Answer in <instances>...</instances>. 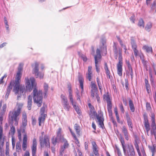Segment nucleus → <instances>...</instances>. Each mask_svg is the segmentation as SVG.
<instances>
[{
  "label": "nucleus",
  "mask_w": 156,
  "mask_h": 156,
  "mask_svg": "<svg viewBox=\"0 0 156 156\" xmlns=\"http://www.w3.org/2000/svg\"><path fill=\"white\" fill-rule=\"evenodd\" d=\"M22 73L17 72L15 77V80L11 82L13 83V91L17 94L20 92V95L18 97H20L22 94H25L26 90L31 92L33 88L34 102L38 107H40L42 105L43 101L42 91V90H38L37 88V83L35 79L31 77L30 79L28 77L25 78L26 90L24 85L20 84V80L21 77Z\"/></svg>",
  "instance_id": "nucleus-1"
},
{
  "label": "nucleus",
  "mask_w": 156,
  "mask_h": 156,
  "mask_svg": "<svg viewBox=\"0 0 156 156\" xmlns=\"http://www.w3.org/2000/svg\"><path fill=\"white\" fill-rule=\"evenodd\" d=\"M155 115L153 113L151 114V127L149 123L148 117L146 113H145L143 115L144 125L147 136L150 135L149 131H150L151 135H154L155 139L156 140V123L155 119Z\"/></svg>",
  "instance_id": "nucleus-2"
},
{
  "label": "nucleus",
  "mask_w": 156,
  "mask_h": 156,
  "mask_svg": "<svg viewBox=\"0 0 156 156\" xmlns=\"http://www.w3.org/2000/svg\"><path fill=\"white\" fill-rule=\"evenodd\" d=\"M23 106V103L17 102L15 108L9 112V118L11 120L12 124L13 123L14 121L15 122L14 125L16 126L18 125V122L20 119L19 116L21 113Z\"/></svg>",
  "instance_id": "nucleus-3"
},
{
  "label": "nucleus",
  "mask_w": 156,
  "mask_h": 156,
  "mask_svg": "<svg viewBox=\"0 0 156 156\" xmlns=\"http://www.w3.org/2000/svg\"><path fill=\"white\" fill-rule=\"evenodd\" d=\"M118 137L121 143L125 156H135V152L133 145L128 144L126 145L124 138L121 134Z\"/></svg>",
  "instance_id": "nucleus-4"
},
{
  "label": "nucleus",
  "mask_w": 156,
  "mask_h": 156,
  "mask_svg": "<svg viewBox=\"0 0 156 156\" xmlns=\"http://www.w3.org/2000/svg\"><path fill=\"white\" fill-rule=\"evenodd\" d=\"M119 55L118 57L119 62L117 64V70L118 74L120 76H122V50L119 49Z\"/></svg>",
  "instance_id": "nucleus-5"
},
{
  "label": "nucleus",
  "mask_w": 156,
  "mask_h": 156,
  "mask_svg": "<svg viewBox=\"0 0 156 156\" xmlns=\"http://www.w3.org/2000/svg\"><path fill=\"white\" fill-rule=\"evenodd\" d=\"M39 141L41 149L50 147V138L49 136H45L44 138L41 137L40 139H39Z\"/></svg>",
  "instance_id": "nucleus-6"
},
{
  "label": "nucleus",
  "mask_w": 156,
  "mask_h": 156,
  "mask_svg": "<svg viewBox=\"0 0 156 156\" xmlns=\"http://www.w3.org/2000/svg\"><path fill=\"white\" fill-rule=\"evenodd\" d=\"M6 138V137L3 133L2 124H0V150H1L3 149Z\"/></svg>",
  "instance_id": "nucleus-7"
},
{
  "label": "nucleus",
  "mask_w": 156,
  "mask_h": 156,
  "mask_svg": "<svg viewBox=\"0 0 156 156\" xmlns=\"http://www.w3.org/2000/svg\"><path fill=\"white\" fill-rule=\"evenodd\" d=\"M39 64L38 63L36 62L34 63V68L33 71V73L35 74L36 78L39 77L40 79L43 78V73L38 72Z\"/></svg>",
  "instance_id": "nucleus-8"
},
{
  "label": "nucleus",
  "mask_w": 156,
  "mask_h": 156,
  "mask_svg": "<svg viewBox=\"0 0 156 156\" xmlns=\"http://www.w3.org/2000/svg\"><path fill=\"white\" fill-rule=\"evenodd\" d=\"M96 117L98 120V122L99 127L104 129L105 128V126L104 124V120L102 112H98V115H97Z\"/></svg>",
  "instance_id": "nucleus-9"
},
{
  "label": "nucleus",
  "mask_w": 156,
  "mask_h": 156,
  "mask_svg": "<svg viewBox=\"0 0 156 156\" xmlns=\"http://www.w3.org/2000/svg\"><path fill=\"white\" fill-rule=\"evenodd\" d=\"M37 139L34 138L33 139L32 144L31 148L32 151V156H36V153L37 150Z\"/></svg>",
  "instance_id": "nucleus-10"
},
{
  "label": "nucleus",
  "mask_w": 156,
  "mask_h": 156,
  "mask_svg": "<svg viewBox=\"0 0 156 156\" xmlns=\"http://www.w3.org/2000/svg\"><path fill=\"white\" fill-rule=\"evenodd\" d=\"M22 126L23 128H25L27 125V115L26 113L24 112L22 115Z\"/></svg>",
  "instance_id": "nucleus-11"
},
{
  "label": "nucleus",
  "mask_w": 156,
  "mask_h": 156,
  "mask_svg": "<svg viewBox=\"0 0 156 156\" xmlns=\"http://www.w3.org/2000/svg\"><path fill=\"white\" fill-rule=\"evenodd\" d=\"M121 129L125 139L127 141H128L129 140V135L126 127L125 126H123Z\"/></svg>",
  "instance_id": "nucleus-12"
},
{
  "label": "nucleus",
  "mask_w": 156,
  "mask_h": 156,
  "mask_svg": "<svg viewBox=\"0 0 156 156\" xmlns=\"http://www.w3.org/2000/svg\"><path fill=\"white\" fill-rule=\"evenodd\" d=\"M61 142L64 143L63 146H62L61 147L60 151V154L62 155L64 153L65 149L69 147V144L68 143V141L66 139Z\"/></svg>",
  "instance_id": "nucleus-13"
},
{
  "label": "nucleus",
  "mask_w": 156,
  "mask_h": 156,
  "mask_svg": "<svg viewBox=\"0 0 156 156\" xmlns=\"http://www.w3.org/2000/svg\"><path fill=\"white\" fill-rule=\"evenodd\" d=\"M104 100L106 101L107 102V106L112 105V98L110 96L108 93L104 94L103 96Z\"/></svg>",
  "instance_id": "nucleus-14"
},
{
  "label": "nucleus",
  "mask_w": 156,
  "mask_h": 156,
  "mask_svg": "<svg viewBox=\"0 0 156 156\" xmlns=\"http://www.w3.org/2000/svg\"><path fill=\"white\" fill-rule=\"evenodd\" d=\"M92 67L91 66L88 67V71L86 73V77L89 81H91L93 76V72L92 71Z\"/></svg>",
  "instance_id": "nucleus-15"
},
{
  "label": "nucleus",
  "mask_w": 156,
  "mask_h": 156,
  "mask_svg": "<svg viewBox=\"0 0 156 156\" xmlns=\"http://www.w3.org/2000/svg\"><path fill=\"white\" fill-rule=\"evenodd\" d=\"M47 116L46 114H41L40 115L38 120L39 122V126H41V124H44L45 119Z\"/></svg>",
  "instance_id": "nucleus-16"
},
{
  "label": "nucleus",
  "mask_w": 156,
  "mask_h": 156,
  "mask_svg": "<svg viewBox=\"0 0 156 156\" xmlns=\"http://www.w3.org/2000/svg\"><path fill=\"white\" fill-rule=\"evenodd\" d=\"M126 120L128 125L129 128V130L131 131H133V124L132 122V120L130 117L129 116L128 114L126 115Z\"/></svg>",
  "instance_id": "nucleus-17"
},
{
  "label": "nucleus",
  "mask_w": 156,
  "mask_h": 156,
  "mask_svg": "<svg viewBox=\"0 0 156 156\" xmlns=\"http://www.w3.org/2000/svg\"><path fill=\"white\" fill-rule=\"evenodd\" d=\"M69 129L72 136L75 140L76 144L79 147L80 146V143L79 141L77 138V136H76L75 133L71 129L70 127H69Z\"/></svg>",
  "instance_id": "nucleus-18"
},
{
  "label": "nucleus",
  "mask_w": 156,
  "mask_h": 156,
  "mask_svg": "<svg viewBox=\"0 0 156 156\" xmlns=\"http://www.w3.org/2000/svg\"><path fill=\"white\" fill-rule=\"evenodd\" d=\"M22 147V149L24 151H25L27 147V137L26 134L23 135Z\"/></svg>",
  "instance_id": "nucleus-19"
},
{
  "label": "nucleus",
  "mask_w": 156,
  "mask_h": 156,
  "mask_svg": "<svg viewBox=\"0 0 156 156\" xmlns=\"http://www.w3.org/2000/svg\"><path fill=\"white\" fill-rule=\"evenodd\" d=\"M74 128L75 130L76 136L78 137H80L81 135V129L80 126L78 124L76 123L74 125Z\"/></svg>",
  "instance_id": "nucleus-20"
},
{
  "label": "nucleus",
  "mask_w": 156,
  "mask_h": 156,
  "mask_svg": "<svg viewBox=\"0 0 156 156\" xmlns=\"http://www.w3.org/2000/svg\"><path fill=\"white\" fill-rule=\"evenodd\" d=\"M96 54L94 56L95 61H99V60L101 58V51L100 49L97 48L96 50Z\"/></svg>",
  "instance_id": "nucleus-21"
},
{
  "label": "nucleus",
  "mask_w": 156,
  "mask_h": 156,
  "mask_svg": "<svg viewBox=\"0 0 156 156\" xmlns=\"http://www.w3.org/2000/svg\"><path fill=\"white\" fill-rule=\"evenodd\" d=\"M27 101V108L28 110H30L31 109V106L32 104V96L31 95H29L28 97Z\"/></svg>",
  "instance_id": "nucleus-22"
},
{
  "label": "nucleus",
  "mask_w": 156,
  "mask_h": 156,
  "mask_svg": "<svg viewBox=\"0 0 156 156\" xmlns=\"http://www.w3.org/2000/svg\"><path fill=\"white\" fill-rule=\"evenodd\" d=\"M104 66V69L106 75L108 77V78L110 79L111 78L112 76H110V73L109 70L107 63L106 62H105Z\"/></svg>",
  "instance_id": "nucleus-23"
},
{
  "label": "nucleus",
  "mask_w": 156,
  "mask_h": 156,
  "mask_svg": "<svg viewBox=\"0 0 156 156\" xmlns=\"http://www.w3.org/2000/svg\"><path fill=\"white\" fill-rule=\"evenodd\" d=\"M78 80L80 83V86L82 89V91H83V82L84 79L81 75H80L78 76Z\"/></svg>",
  "instance_id": "nucleus-24"
},
{
  "label": "nucleus",
  "mask_w": 156,
  "mask_h": 156,
  "mask_svg": "<svg viewBox=\"0 0 156 156\" xmlns=\"http://www.w3.org/2000/svg\"><path fill=\"white\" fill-rule=\"evenodd\" d=\"M16 132V129L15 127L13 125L10 127V129L9 133V136H13Z\"/></svg>",
  "instance_id": "nucleus-25"
},
{
  "label": "nucleus",
  "mask_w": 156,
  "mask_h": 156,
  "mask_svg": "<svg viewBox=\"0 0 156 156\" xmlns=\"http://www.w3.org/2000/svg\"><path fill=\"white\" fill-rule=\"evenodd\" d=\"M114 111L115 113V116L117 122L119 123H121V124H122L123 122H120L119 118V115L118 112V109L117 107H115L114 108Z\"/></svg>",
  "instance_id": "nucleus-26"
},
{
  "label": "nucleus",
  "mask_w": 156,
  "mask_h": 156,
  "mask_svg": "<svg viewBox=\"0 0 156 156\" xmlns=\"http://www.w3.org/2000/svg\"><path fill=\"white\" fill-rule=\"evenodd\" d=\"M129 106L130 110L132 112L135 111V108L133 101L129 99Z\"/></svg>",
  "instance_id": "nucleus-27"
},
{
  "label": "nucleus",
  "mask_w": 156,
  "mask_h": 156,
  "mask_svg": "<svg viewBox=\"0 0 156 156\" xmlns=\"http://www.w3.org/2000/svg\"><path fill=\"white\" fill-rule=\"evenodd\" d=\"M68 88L69 93V100L71 99L72 101V99H73V95L72 94V90L71 89V87L70 84H68Z\"/></svg>",
  "instance_id": "nucleus-28"
},
{
  "label": "nucleus",
  "mask_w": 156,
  "mask_h": 156,
  "mask_svg": "<svg viewBox=\"0 0 156 156\" xmlns=\"http://www.w3.org/2000/svg\"><path fill=\"white\" fill-rule=\"evenodd\" d=\"M113 51L114 54H116L119 52V49L120 48H118V50L117 48V44L115 42L113 43ZM121 49V48H120ZM121 49H122L121 48Z\"/></svg>",
  "instance_id": "nucleus-29"
},
{
  "label": "nucleus",
  "mask_w": 156,
  "mask_h": 156,
  "mask_svg": "<svg viewBox=\"0 0 156 156\" xmlns=\"http://www.w3.org/2000/svg\"><path fill=\"white\" fill-rule=\"evenodd\" d=\"M131 44L132 48L133 50L137 49V46L135 40L133 39H131Z\"/></svg>",
  "instance_id": "nucleus-30"
},
{
  "label": "nucleus",
  "mask_w": 156,
  "mask_h": 156,
  "mask_svg": "<svg viewBox=\"0 0 156 156\" xmlns=\"http://www.w3.org/2000/svg\"><path fill=\"white\" fill-rule=\"evenodd\" d=\"M143 49L146 50L148 53L152 52V48L151 47L147 45H145L143 47Z\"/></svg>",
  "instance_id": "nucleus-31"
},
{
  "label": "nucleus",
  "mask_w": 156,
  "mask_h": 156,
  "mask_svg": "<svg viewBox=\"0 0 156 156\" xmlns=\"http://www.w3.org/2000/svg\"><path fill=\"white\" fill-rule=\"evenodd\" d=\"M70 100L71 104L73 106V108L75 109L76 111L77 112L78 114L80 113V109L75 104H74L73 98L72 99V101L71 99H70Z\"/></svg>",
  "instance_id": "nucleus-32"
},
{
  "label": "nucleus",
  "mask_w": 156,
  "mask_h": 156,
  "mask_svg": "<svg viewBox=\"0 0 156 156\" xmlns=\"http://www.w3.org/2000/svg\"><path fill=\"white\" fill-rule=\"evenodd\" d=\"M90 87L91 88V90H98L97 85L95 82L91 81V82Z\"/></svg>",
  "instance_id": "nucleus-33"
},
{
  "label": "nucleus",
  "mask_w": 156,
  "mask_h": 156,
  "mask_svg": "<svg viewBox=\"0 0 156 156\" xmlns=\"http://www.w3.org/2000/svg\"><path fill=\"white\" fill-rule=\"evenodd\" d=\"M9 146V143L8 142H6V149L5 151V154L6 156H10Z\"/></svg>",
  "instance_id": "nucleus-34"
},
{
  "label": "nucleus",
  "mask_w": 156,
  "mask_h": 156,
  "mask_svg": "<svg viewBox=\"0 0 156 156\" xmlns=\"http://www.w3.org/2000/svg\"><path fill=\"white\" fill-rule=\"evenodd\" d=\"M128 70L126 72L127 75L129 76L130 75L131 78L132 79L133 77V70L132 67L128 68Z\"/></svg>",
  "instance_id": "nucleus-35"
},
{
  "label": "nucleus",
  "mask_w": 156,
  "mask_h": 156,
  "mask_svg": "<svg viewBox=\"0 0 156 156\" xmlns=\"http://www.w3.org/2000/svg\"><path fill=\"white\" fill-rule=\"evenodd\" d=\"M144 22L142 18H140L138 21L137 25L140 27L144 28Z\"/></svg>",
  "instance_id": "nucleus-36"
},
{
  "label": "nucleus",
  "mask_w": 156,
  "mask_h": 156,
  "mask_svg": "<svg viewBox=\"0 0 156 156\" xmlns=\"http://www.w3.org/2000/svg\"><path fill=\"white\" fill-rule=\"evenodd\" d=\"M89 114L90 116L92 118H95L97 115V113L95 110L90 111Z\"/></svg>",
  "instance_id": "nucleus-37"
},
{
  "label": "nucleus",
  "mask_w": 156,
  "mask_h": 156,
  "mask_svg": "<svg viewBox=\"0 0 156 156\" xmlns=\"http://www.w3.org/2000/svg\"><path fill=\"white\" fill-rule=\"evenodd\" d=\"M96 80L99 89L100 90V92H101L102 90V85L100 80V79L98 77H97Z\"/></svg>",
  "instance_id": "nucleus-38"
},
{
  "label": "nucleus",
  "mask_w": 156,
  "mask_h": 156,
  "mask_svg": "<svg viewBox=\"0 0 156 156\" xmlns=\"http://www.w3.org/2000/svg\"><path fill=\"white\" fill-rule=\"evenodd\" d=\"M149 147L152 153V156H154L155 152V146L154 144H153L152 146H149Z\"/></svg>",
  "instance_id": "nucleus-39"
},
{
  "label": "nucleus",
  "mask_w": 156,
  "mask_h": 156,
  "mask_svg": "<svg viewBox=\"0 0 156 156\" xmlns=\"http://www.w3.org/2000/svg\"><path fill=\"white\" fill-rule=\"evenodd\" d=\"M51 141L52 143L54 146L56 145L57 143L58 142V141H59L56 137H55V136H54L52 137L51 140Z\"/></svg>",
  "instance_id": "nucleus-40"
},
{
  "label": "nucleus",
  "mask_w": 156,
  "mask_h": 156,
  "mask_svg": "<svg viewBox=\"0 0 156 156\" xmlns=\"http://www.w3.org/2000/svg\"><path fill=\"white\" fill-rule=\"evenodd\" d=\"M56 137L58 140L59 141L62 142L64 140H65L66 139L64 137V135L63 134H61L59 135H56Z\"/></svg>",
  "instance_id": "nucleus-41"
},
{
  "label": "nucleus",
  "mask_w": 156,
  "mask_h": 156,
  "mask_svg": "<svg viewBox=\"0 0 156 156\" xmlns=\"http://www.w3.org/2000/svg\"><path fill=\"white\" fill-rule=\"evenodd\" d=\"M152 27V24L151 22H148L145 27V29L146 31H149Z\"/></svg>",
  "instance_id": "nucleus-42"
},
{
  "label": "nucleus",
  "mask_w": 156,
  "mask_h": 156,
  "mask_svg": "<svg viewBox=\"0 0 156 156\" xmlns=\"http://www.w3.org/2000/svg\"><path fill=\"white\" fill-rule=\"evenodd\" d=\"M63 107L64 108L67 110V111H69V109L70 108V106L69 105L68 102L63 104Z\"/></svg>",
  "instance_id": "nucleus-43"
},
{
  "label": "nucleus",
  "mask_w": 156,
  "mask_h": 156,
  "mask_svg": "<svg viewBox=\"0 0 156 156\" xmlns=\"http://www.w3.org/2000/svg\"><path fill=\"white\" fill-rule=\"evenodd\" d=\"M60 97L62 101L63 104L68 102L67 98L65 95L62 94L61 95Z\"/></svg>",
  "instance_id": "nucleus-44"
},
{
  "label": "nucleus",
  "mask_w": 156,
  "mask_h": 156,
  "mask_svg": "<svg viewBox=\"0 0 156 156\" xmlns=\"http://www.w3.org/2000/svg\"><path fill=\"white\" fill-rule=\"evenodd\" d=\"M107 109L109 116H112V105L107 106Z\"/></svg>",
  "instance_id": "nucleus-45"
},
{
  "label": "nucleus",
  "mask_w": 156,
  "mask_h": 156,
  "mask_svg": "<svg viewBox=\"0 0 156 156\" xmlns=\"http://www.w3.org/2000/svg\"><path fill=\"white\" fill-rule=\"evenodd\" d=\"M93 151L95 156H100L98 153V148H93Z\"/></svg>",
  "instance_id": "nucleus-46"
},
{
  "label": "nucleus",
  "mask_w": 156,
  "mask_h": 156,
  "mask_svg": "<svg viewBox=\"0 0 156 156\" xmlns=\"http://www.w3.org/2000/svg\"><path fill=\"white\" fill-rule=\"evenodd\" d=\"M16 148L17 151H19V150H21V145L20 142H17L16 144Z\"/></svg>",
  "instance_id": "nucleus-47"
},
{
  "label": "nucleus",
  "mask_w": 156,
  "mask_h": 156,
  "mask_svg": "<svg viewBox=\"0 0 156 156\" xmlns=\"http://www.w3.org/2000/svg\"><path fill=\"white\" fill-rule=\"evenodd\" d=\"M149 74L150 78V81L151 82V83L152 84L154 83V78L152 77V71L151 70H149Z\"/></svg>",
  "instance_id": "nucleus-48"
},
{
  "label": "nucleus",
  "mask_w": 156,
  "mask_h": 156,
  "mask_svg": "<svg viewBox=\"0 0 156 156\" xmlns=\"http://www.w3.org/2000/svg\"><path fill=\"white\" fill-rule=\"evenodd\" d=\"M99 61H97L96 60H95V61L96 69L97 72L98 73L100 71L99 66H98V62H99Z\"/></svg>",
  "instance_id": "nucleus-49"
},
{
  "label": "nucleus",
  "mask_w": 156,
  "mask_h": 156,
  "mask_svg": "<svg viewBox=\"0 0 156 156\" xmlns=\"http://www.w3.org/2000/svg\"><path fill=\"white\" fill-rule=\"evenodd\" d=\"M151 8L152 10H155L156 12V0L154 1L151 6Z\"/></svg>",
  "instance_id": "nucleus-50"
},
{
  "label": "nucleus",
  "mask_w": 156,
  "mask_h": 156,
  "mask_svg": "<svg viewBox=\"0 0 156 156\" xmlns=\"http://www.w3.org/2000/svg\"><path fill=\"white\" fill-rule=\"evenodd\" d=\"M23 64L22 63H20L19 66L18 68V72L22 73V71L23 70Z\"/></svg>",
  "instance_id": "nucleus-51"
},
{
  "label": "nucleus",
  "mask_w": 156,
  "mask_h": 156,
  "mask_svg": "<svg viewBox=\"0 0 156 156\" xmlns=\"http://www.w3.org/2000/svg\"><path fill=\"white\" fill-rule=\"evenodd\" d=\"M4 22L5 25V27L6 28V29L8 30H9V26L7 20L6 19V17H4Z\"/></svg>",
  "instance_id": "nucleus-52"
},
{
  "label": "nucleus",
  "mask_w": 156,
  "mask_h": 156,
  "mask_svg": "<svg viewBox=\"0 0 156 156\" xmlns=\"http://www.w3.org/2000/svg\"><path fill=\"white\" fill-rule=\"evenodd\" d=\"M115 148L117 150L118 156H122L120 149L117 146H116Z\"/></svg>",
  "instance_id": "nucleus-53"
},
{
  "label": "nucleus",
  "mask_w": 156,
  "mask_h": 156,
  "mask_svg": "<svg viewBox=\"0 0 156 156\" xmlns=\"http://www.w3.org/2000/svg\"><path fill=\"white\" fill-rule=\"evenodd\" d=\"M13 83L12 82H11L7 88V90L11 91L12 89V86H13Z\"/></svg>",
  "instance_id": "nucleus-54"
},
{
  "label": "nucleus",
  "mask_w": 156,
  "mask_h": 156,
  "mask_svg": "<svg viewBox=\"0 0 156 156\" xmlns=\"http://www.w3.org/2000/svg\"><path fill=\"white\" fill-rule=\"evenodd\" d=\"M47 108V106L45 105L43 106L42 108H41L40 111L41 114H44V112L45 108Z\"/></svg>",
  "instance_id": "nucleus-55"
},
{
  "label": "nucleus",
  "mask_w": 156,
  "mask_h": 156,
  "mask_svg": "<svg viewBox=\"0 0 156 156\" xmlns=\"http://www.w3.org/2000/svg\"><path fill=\"white\" fill-rule=\"evenodd\" d=\"M119 107L121 112L122 113H124L125 110L123 108V105L122 103H121L119 105Z\"/></svg>",
  "instance_id": "nucleus-56"
},
{
  "label": "nucleus",
  "mask_w": 156,
  "mask_h": 156,
  "mask_svg": "<svg viewBox=\"0 0 156 156\" xmlns=\"http://www.w3.org/2000/svg\"><path fill=\"white\" fill-rule=\"evenodd\" d=\"M91 143L92 146V149L98 148V146L95 141H92Z\"/></svg>",
  "instance_id": "nucleus-57"
},
{
  "label": "nucleus",
  "mask_w": 156,
  "mask_h": 156,
  "mask_svg": "<svg viewBox=\"0 0 156 156\" xmlns=\"http://www.w3.org/2000/svg\"><path fill=\"white\" fill-rule=\"evenodd\" d=\"M11 137H12V148H14L15 146V140L13 136Z\"/></svg>",
  "instance_id": "nucleus-58"
},
{
  "label": "nucleus",
  "mask_w": 156,
  "mask_h": 156,
  "mask_svg": "<svg viewBox=\"0 0 156 156\" xmlns=\"http://www.w3.org/2000/svg\"><path fill=\"white\" fill-rule=\"evenodd\" d=\"M44 91H48V84L45 83H44Z\"/></svg>",
  "instance_id": "nucleus-59"
},
{
  "label": "nucleus",
  "mask_w": 156,
  "mask_h": 156,
  "mask_svg": "<svg viewBox=\"0 0 156 156\" xmlns=\"http://www.w3.org/2000/svg\"><path fill=\"white\" fill-rule=\"evenodd\" d=\"M134 145L137 151L140 150L139 145L136 140H135Z\"/></svg>",
  "instance_id": "nucleus-60"
},
{
  "label": "nucleus",
  "mask_w": 156,
  "mask_h": 156,
  "mask_svg": "<svg viewBox=\"0 0 156 156\" xmlns=\"http://www.w3.org/2000/svg\"><path fill=\"white\" fill-rule=\"evenodd\" d=\"M62 128L59 127L58 129L56 132V135H60L61 134H62Z\"/></svg>",
  "instance_id": "nucleus-61"
},
{
  "label": "nucleus",
  "mask_w": 156,
  "mask_h": 156,
  "mask_svg": "<svg viewBox=\"0 0 156 156\" xmlns=\"http://www.w3.org/2000/svg\"><path fill=\"white\" fill-rule=\"evenodd\" d=\"M125 62L128 68L132 67L129 60L126 59L125 60Z\"/></svg>",
  "instance_id": "nucleus-62"
},
{
  "label": "nucleus",
  "mask_w": 156,
  "mask_h": 156,
  "mask_svg": "<svg viewBox=\"0 0 156 156\" xmlns=\"http://www.w3.org/2000/svg\"><path fill=\"white\" fill-rule=\"evenodd\" d=\"M18 137L19 140H20L22 138L21 130H18Z\"/></svg>",
  "instance_id": "nucleus-63"
},
{
  "label": "nucleus",
  "mask_w": 156,
  "mask_h": 156,
  "mask_svg": "<svg viewBox=\"0 0 156 156\" xmlns=\"http://www.w3.org/2000/svg\"><path fill=\"white\" fill-rule=\"evenodd\" d=\"M88 106L89 108L90 111L95 110L93 106L90 103H89L88 104Z\"/></svg>",
  "instance_id": "nucleus-64"
}]
</instances>
